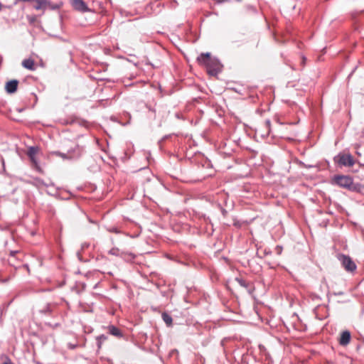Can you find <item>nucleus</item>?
<instances>
[{"label":"nucleus","mask_w":364,"mask_h":364,"mask_svg":"<svg viewBox=\"0 0 364 364\" xmlns=\"http://www.w3.org/2000/svg\"><path fill=\"white\" fill-rule=\"evenodd\" d=\"M265 124H266L267 128H269L270 127V124H271L270 121L269 120H267L265 122Z\"/></svg>","instance_id":"2eb2a0df"},{"label":"nucleus","mask_w":364,"mask_h":364,"mask_svg":"<svg viewBox=\"0 0 364 364\" xmlns=\"http://www.w3.org/2000/svg\"><path fill=\"white\" fill-rule=\"evenodd\" d=\"M73 7L80 11H87L88 8L82 0H70Z\"/></svg>","instance_id":"423d86ee"},{"label":"nucleus","mask_w":364,"mask_h":364,"mask_svg":"<svg viewBox=\"0 0 364 364\" xmlns=\"http://www.w3.org/2000/svg\"><path fill=\"white\" fill-rule=\"evenodd\" d=\"M100 338L102 339V340H106L107 339L106 336H101L100 337Z\"/></svg>","instance_id":"dca6fc26"},{"label":"nucleus","mask_w":364,"mask_h":364,"mask_svg":"<svg viewBox=\"0 0 364 364\" xmlns=\"http://www.w3.org/2000/svg\"><path fill=\"white\" fill-rule=\"evenodd\" d=\"M55 154L57 156H60V157H62V158H63V159H70V158H72V156H70H70H67L65 154H62V153H60V152H59V151H57V152H55Z\"/></svg>","instance_id":"ddd939ff"},{"label":"nucleus","mask_w":364,"mask_h":364,"mask_svg":"<svg viewBox=\"0 0 364 364\" xmlns=\"http://www.w3.org/2000/svg\"><path fill=\"white\" fill-rule=\"evenodd\" d=\"M235 280L242 287H244L245 288H247L249 287L250 284L241 278H236Z\"/></svg>","instance_id":"f8f14e48"},{"label":"nucleus","mask_w":364,"mask_h":364,"mask_svg":"<svg viewBox=\"0 0 364 364\" xmlns=\"http://www.w3.org/2000/svg\"><path fill=\"white\" fill-rule=\"evenodd\" d=\"M114 250H112L109 251V253L114 255Z\"/></svg>","instance_id":"f3484780"},{"label":"nucleus","mask_w":364,"mask_h":364,"mask_svg":"<svg viewBox=\"0 0 364 364\" xmlns=\"http://www.w3.org/2000/svg\"><path fill=\"white\" fill-rule=\"evenodd\" d=\"M18 85V81L12 80L6 84V90L8 93H14L16 91Z\"/></svg>","instance_id":"6e6552de"},{"label":"nucleus","mask_w":364,"mask_h":364,"mask_svg":"<svg viewBox=\"0 0 364 364\" xmlns=\"http://www.w3.org/2000/svg\"><path fill=\"white\" fill-rule=\"evenodd\" d=\"M350 333L348 331L341 333L339 338V344L341 346H347L350 341Z\"/></svg>","instance_id":"0eeeda50"},{"label":"nucleus","mask_w":364,"mask_h":364,"mask_svg":"<svg viewBox=\"0 0 364 364\" xmlns=\"http://www.w3.org/2000/svg\"><path fill=\"white\" fill-rule=\"evenodd\" d=\"M39 152V148L38 146H31L29 147L28 150V152H27V154L28 156V157L30 158V160L32 163V164L34 166V167L40 171V167L38 164V161L36 160V155L38 154V153Z\"/></svg>","instance_id":"39448f33"},{"label":"nucleus","mask_w":364,"mask_h":364,"mask_svg":"<svg viewBox=\"0 0 364 364\" xmlns=\"http://www.w3.org/2000/svg\"><path fill=\"white\" fill-rule=\"evenodd\" d=\"M22 65L25 68L30 70H34L36 69L35 67V62L31 58L25 59L22 61Z\"/></svg>","instance_id":"1a4fd4ad"},{"label":"nucleus","mask_w":364,"mask_h":364,"mask_svg":"<svg viewBox=\"0 0 364 364\" xmlns=\"http://www.w3.org/2000/svg\"><path fill=\"white\" fill-rule=\"evenodd\" d=\"M337 158L338 164L341 166L350 167L355 164L353 157L349 154H340Z\"/></svg>","instance_id":"20e7f679"},{"label":"nucleus","mask_w":364,"mask_h":364,"mask_svg":"<svg viewBox=\"0 0 364 364\" xmlns=\"http://www.w3.org/2000/svg\"><path fill=\"white\" fill-rule=\"evenodd\" d=\"M338 259L346 271L353 272L356 269V264L349 256L341 254L338 255Z\"/></svg>","instance_id":"f03ea898"},{"label":"nucleus","mask_w":364,"mask_h":364,"mask_svg":"<svg viewBox=\"0 0 364 364\" xmlns=\"http://www.w3.org/2000/svg\"><path fill=\"white\" fill-rule=\"evenodd\" d=\"M197 62L206 69L210 75L215 76L221 71V64L217 59L211 58L209 53H201L197 58Z\"/></svg>","instance_id":"f257e3e1"},{"label":"nucleus","mask_w":364,"mask_h":364,"mask_svg":"<svg viewBox=\"0 0 364 364\" xmlns=\"http://www.w3.org/2000/svg\"><path fill=\"white\" fill-rule=\"evenodd\" d=\"M162 318H163L164 321L166 323L167 326H171L172 325V322H173L172 318L167 313L162 314Z\"/></svg>","instance_id":"9b49d317"},{"label":"nucleus","mask_w":364,"mask_h":364,"mask_svg":"<svg viewBox=\"0 0 364 364\" xmlns=\"http://www.w3.org/2000/svg\"><path fill=\"white\" fill-rule=\"evenodd\" d=\"M108 330H109V333L112 335V336H114L116 337H122V333L121 332V331L115 327L114 326H109L108 327Z\"/></svg>","instance_id":"9d476101"},{"label":"nucleus","mask_w":364,"mask_h":364,"mask_svg":"<svg viewBox=\"0 0 364 364\" xmlns=\"http://www.w3.org/2000/svg\"><path fill=\"white\" fill-rule=\"evenodd\" d=\"M334 182L341 187L350 189L353 186V178L348 176H336Z\"/></svg>","instance_id":"7ed1b4c3"},{"label":"nucleus","mask_w":364,"mask_h":364,"mask_svg":"<svg viewBox=\"0 0 364 364\" xmlns=\"http://www.w3.org/2000/svg\"><path fill=\"white\" fill-rule=\"evenodd\" d=\"M3 364H13V363L11 361H9V362L4 363Z\"/></svg>","instance_id":"a211bd4d"},{"label":"nucleus","mask_w":364,"mask_h":364,"mask_svg":"<svg viewBox=\"0 0 364 364\" xmlns=\"http://www.w3.org/2000/svg\"><path fill=\"white\" fill-rule=\"evenodd\" d=\"M218 1H220L221 0H218Z\"/></svg>","instance_id":"6ab92c4d"},{"label":"nucleus","mask_w":364,"mask_h":364,"mask_svg":"<svg viewBox=\"0 0 364 364\" xmlns=\"http://www.w3.org/2000/svg\"><path fill=\"white\" fill-rule=\"evenodd\" d=\"M251 41H252V44L255 45V48L258 47L259 40L257 38H252Z\"/></svg>","instance_id":"4468645a"}]
</instances>
